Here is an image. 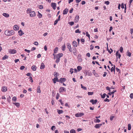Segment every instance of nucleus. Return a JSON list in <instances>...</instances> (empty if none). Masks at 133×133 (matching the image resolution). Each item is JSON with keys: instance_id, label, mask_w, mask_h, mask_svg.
Wrapping results in <instances>:
<instances>
[{"instance_id": "6ab92c4d", "label": "nucleus", "mask_w": 133, "mask_h": 133, "mask_svg": "<svg viewBox=\"0 0 133 133\" xmlns=\"http://www.w3.org/2000/svg\"><path fill=\"white\" fill-rule=\"evenodd\" d=\"M19 29V27L18 26L16 25L14 26V29L15 30H17Z\"/></svg>"}, {"instance_id": "338daca9", "label": "nucleus", "mask_w": 133, "mask_h": 133, "mask_svg": "<svg viewBox=\"0 0 133 133\" xmlns=\"http://www.w3.org/2000/svg\"><path fill=\"white\" fill-rule=\"evenodd\" d=\"M84 40L83 38H81V42H84Z\"/></svg>"}, {"instance_id": "c03bdc74", "label": "nucleus", "mask_w": 133, "mask_h": 133, "mask_svg": "<svg viewBox=\"0 0 133 133\" xmlns=\"http://www.w3.org/2000/svg\"><path fill=\"white\" fill-rule=\"evenodd\" d=\"M57 55L59 56L60 58L63 55V54L62 53H59Z\"/></svg>"}, {"instance_id": "774afa93", "label": "nucleus", "mask_w": 133, "mask_h": 133, "mask_svg": "<svg viewBox=\"0 0 133 133\" xmlns=\"http://www.w3.org/2000/svg\"><path fill=\"white\" fill-rule=\"evenodd\" d=\"M26 75L28 76H31V74L30 73H28L26 74Z\"/></svg>"}, {"instance_id": "37998d69", "label": "nucleus", "mask_w": 133, "mask_h": 133, "mask_svg": "<svg viewBox=\"0 0 133 133\" xmlns=\"http://www.w3.org/2000/svg\"><path fill=\"white\" fill-rule=\"evenodd\" d=\"M69 24L71 26L73 25L74 24V23L73 22H69Z\"/></svg>"}, {"instance_id": "4c0bfd02", "label": "nucleus", "mask_w": 133, "mask_h": 133, "mask_svg": "<svg viewBox=\"0 0 133 133\" xmlns=\"http://www.w3.org/2000/svg\"><path fill=\"white\" fill-rule=\"evenodd\" d=\"M25 68V67L24 66L22 65V66H21L20 67V69L21 70H23Z\"/></svg>"}, {"instance_id": "a18cd8bd", "label": "nucleus", "mask_w": 133, "mask_h": 133, "mask_svg": "<svg viewBox=\"0 0 133 133\" xmlns=\"http://www.w3.org/2000/svg\"><path fill=\"white\" fill-rule=\"evenodd\" d=\"M119 50L121 52H122L123 51V48L122 47H121V48H120Z\"/></svg>"}, {"instance_id": "6e6552de", "label": "nucleus", "mask_w": 133, "mask_h": 133, "mask_svg": "<svg viewBox=\"0 0 133 133\" xmlns=\"http://www.w3.org/2000/svg\"><path fill=\"white\" fill-rule=\"evenodd\" d=\"M79 16H78L76 15L75 17L74 21L75 22H78L79 20Z\"/></svg>"}, {"instance_id": "c85d7f7f", "label": "nucleus", "mask_w": 133, "mask_h": 133, "mask_svg": "<svg viewBox=\"0 0 133 133\" xmlns=\"http://www.w3.org/2000/svg\"><path fill=\"white\" fill-rule=\"evenodd\" d=\"M32 11L30 9L28 8L27 9V13L28 14H30L31 13V12Z\"/></svg>"}, {"instance_id": "393cba45", "label": "nucleus", "mask_w": 133, "mask_h": 133, "mask_svg": "<svg viewBox=\"0 0 133 133\" xmlns=\"http://www.w3.org/2000/svg\"><path fill=\"white\" fill-rule=\"evenodd\" d=\"M58 48L57 47H56L54 49V53L56 54L57 53V51H58Z\"/></svg>"}, {"instance_id": "412c9836", "label": "nucleus", "mask_w": 133, "mask_h": 133, "mask_svg": "<svg viewBox=\"0 0 133 133\" xmlns=\"http://www.w3.org/2000/svg\"><path fill=\"white\" fill-rule=\"evenodd\" d=\"M36 66L35 65L32 66L31 67V69L34 71H35L36 69Z\"/></svg>"}, {"instance_id": "f8f14e48", "label": "nucleus", "mask_w": 133, "mask_h": 133, "mask_svg": "<svg viewBox=\"0 0 133 133\" xmlns=\"http://www.w3.org/2000/svg\"><path fill=\"white\" fill-rule=\"evenodd\" d=\"M66 80V79L65 78H61L60 79L59 82L62 83L64 82Z\"/></svg>"}, {"instance_id": "2eb2a0df", "label": "nucleus", "mask_w": 133, "mask_h": 133, "mask_svg": "<svg viewBox=\"0 0 133 133\" xmlns=\"http://www.w3.org/2000/svg\"><path fill=\"white\" fill-rule=\"evenodd\" d=\"M18 33L19 34V35L21 36L22 35L24 34V33L23 32L22 30H20L18 31Z\"/></svg>"}, {"instance_id": "09e8293b", "label": "nucleus", "mask_w": 133, "mask_h": 133, "mask_svg": "<svg viewBox=\"0 0 133 133\" xmlns=\"http://www.w3.org/2000/svg\"><path fill=\"white\" fill-rule=\"evenodd\" d=\"M73 70V69H72V68H71L70 69V72H71V74H72L74 72Z\"/></svg>"}, {"instance_id": "7ed1b4c3", "label": "nucleus", "mask_w": 133, "mask_h": 133, "mask_svg": "<svg viewBox=\"0 0 133 133\" xmlns=\"http://www.w3.org/2000/svg\"><path fill=\"white\" fill-rule=\"evenodd\" d=\"M84 114L83 113H79L76 114L75 116L76 117H81L84 115Z\"/></svg>"}, {"instance_id": "052dcab7", "label": "nucleus", "mask_w": 133, "mask_h": 133, "mask_svg": "<svg viewBox=\"0 0 133 133\" xmlns=\"http://www.w3.org/2000/svg\"><path fill=\"white\" fill-rule=\"evenodd\" d=\"M86 35L89 38H90V35L88 34V32H86Z\"/></svg>"}, {"instance_id": "2f4dec72", "label": "nucleus", "mask_w": 133, "mask_h": 133, "mask_svg": "<svg viewBox=\"0 0 133 133\" xmlns=\"http://www.w3.org/2000/svg\"><path fill=\"white\" fill-rule=\"evenodd\" d=\"M127 55V56L129 57H130L131 56V54L130 52H129V51H128Z\"/></svg>"}, {"instance_id": "1a4fd4ad", "label": "nucleus", "mask_w": 133, "mask_h": 133, "mask_svg": "<svg viewBox=\"0 0 133 133\" xmlns=\"http://www.w3.org/2000/svg\"><path fill=\"white\" fill-rule=\"evenodd\" d=\"M7 88L6 87L3 86L2 87V92H5L7 91Z\"/></svg>"}, {"instance_id": "ddd939ff", "label": "nucleus", "mask_w": 133, "mask_h": 133, "mask_svg": "<svg viewBox=\"0 0 133 133\" xmlns=\"http://www.w3.org/2000/svg\"><path fill=\"white\" fill-rule=\"evenodd\" d=\"M68 11V9L67 8L65 9L63 11V14L65 15L66 14Z\"/></svg>"}, {"instance_id": "a19ab883", "label": "nucleus", "mask_w": 133, "mask_h": 133, "mask_svg": "<svg viewBox=\"0 0 133 133\" xmlns=\"http://www.w3.org/2000/svg\"><path fill=\"white\" fill-rule=\"evenodd\" d=\"M8 56H7L6 55H5L3 57L2 59L3 60H5L7 59L8 58Z\"/></svg>"}, {"instance_id": "aec40b11", "label": "nucleus", "mask_w": 133, "mask_h": 133, "mask_svg": "<svg viewBox=\"0 0 133 133\" xmlns=\"http://www.w3.org/2000/svg\"><path fill=\"white\" fill-rule=\"evenodd\" d=\"M73 53L74 55H75L76 54V52H77V50L76 48L74 47L73 48Z\"/></svg>"}, {"instance_id": "de8ad7c7", "label": "nucleus", "mask_w": 133, "mask_h": 133, "mask_svg": "<svg viewBox=\"0 0 133 133\" xmlns=\"http://www.w3.org/2000/svg\"><path fill=\"white\" fill-rule=\"evenodd\" d=\"M75 32L76 33H80L81 32V31L79 29H77L76 30H75Z\"/></svg>"}, {"instance_id": "9b49d317", "label": "nucleus", "mask_w": 133, "mask_h": 133, "mask_svg": "<svg viewBox=\"0 0 133 133\" xmlns=\"http://www.w3.org/2000/svg\"><path fill=\"white\" fill-rule=\"evenodd\" d=\"M9 52L11 54H14L16 52V51L14 49H11L9 51Z\"/></svg>"}, {"instance_id": "13d9d810", "label": "nucleus", "mask_w": 133, "mask_h": 133, "mask_svg": "<svg viewBox=\"0 0 133 133\" xmlns=\"http://www.w3.org/2000/svg\"><path fill=\"white\" fill-rule=\"evenodd\" d=\"M121 8L123 9L124 8V4L123 3H122L121 4Z\"/></svg>"}, {"instance_id": "603ef678", "label": "nucleus", "mask_w": 133, "mask_h": 133, "mask_svg": "<svg viewBox=\"0 0 133 133\" xmlns=\"http://www.w3.org/2000/svg\"><path fill=\"white\" fill-rule=\"evenodd\" d=\"M130 98L132 99L133 98V93H131V94L130 95Z\"/></svg>"}, {"instance_id": "c9c22d12", "label": "nucleus", "mask_w": 133, "mask_h": 133, "mask_svg": "<svg viewBox=\"0 0 133 133\" xmlns=\"http://www.w3.org/2000/svg\"><path fill=\"white\" fill-rule=\"evenodd\" d=\"M16 98L15 97H14L12 99V100L14 102H16Z\"/></svg>"}, {"instance_id": "dca6fc26", "label": "nucleus", "mask_w": 133, "mask_h": 133, "mask_svg": "<svg viewBox=\"0 0 133 133\" xmlns=\"http://www.w3.org/2000/svg\"><path fill=\"white\" fill-rule=\"evenodd\" d=\"M72 45L74 47H76L77 46V44L76 41H74L72 42Z\"/></svg>"}, {"instance_id": "f03ea898", "label": "nucleus", "mask_w": 133, "mask_h": 133, "mask_svg": "<svg viewBox=\"0 0 133 133\" xmlns=\"http://www.w3.org/2000/svg\"><path fill=\"white\" fill-rule=\"evenodd\" d=\"M66 89L63 87H61L59 89V92L60 93L63 92L64 91H66Z\"/></svg>"}, {"instance_id": "ea45409f", "label": "nucleus", "mask_w": 133, "mask_h": 133, "mask_svg": "<svg viewBox=\"0 0 133 133\" xmlns=\"http://www.w3.org/2000/svg\"><path fill=\"white\" fill-rule=\"evenodd\" d=\"M111 72H112L113 71L115 72V68H113V67H112L111 69Z\"/></svg>"}, {"instance_id": "cd10ccee", "label": "nucleus", "mask_w": 133, "mask_h": 133, "mask_svg": "<svg viewBox=\"0 0 133 133\" xmlns=\"http://www.w3.org/2000/svg\"><path fill=\"white\" fill-rule=\"evenodd\" d=\"M37 92L38 93H40L41 92V91L40 90V87L39 86H38L37 88Z\"/></svg>"}, {"instance_id": "4d7b16f0", "label": "nucleus", "mask_w": 133, "mask_h": 133, "mask_svg": "<svg viewBox=\"0 0 133 133\" xmlns=\"http://www.w3.org/2000/svg\"><path fill=\"white\" fill-rule=\"evenodd\" d=\"M59 102H60V103H61V104L62 105H63L64 104L62 102V99H59Z\"/></svg>"}, {"instance_id": "0e129e2a", "label": "nucleus", "mask_w": 133, "mask_h": 133, "mask_svg": "<svg viewBox=\"0 0 133 133\" xmlns=\"http://www.w3.org/2000/svg\"><path fill=\"white\" fill-rule=\"evenodd\" d=\"M34 44L36 45H38V42H35Z\"/></svg>"}, {"instance_id": "0eeeda50", "label": "nucleus", "mask_w": 133, "mask_h": 133, "mask_svg": "<svg viewBox=\"0 0 133 133\" xmlns=\"http://www.w3.org/2000/svg\"><path fill=\"white\" fill-rule=\"evenodd\" d=\"M35 12L34 11H32L30 14V16L31 17H35Z\"/></svg>"}, {"instance_id": "e2e57ef3", "label": "nucleus", "mask_w": 133, "mask_h": 133, "mask_svg": "<svg viewBox=\"0 0 133 133\" xmlns=\"http://www.w3.org/2000/svg\"><path fill=\"white\" fill-rule=\"evenodd\" d=\"M114 117V116H110V120L111 121H112L113 120V118Z\"/></svg>"}, {"instance_id": "bf43d9fd", "label": "nucleus", "mask_w": 133, "mask_h": 133, "mask_svg": "<svg viewBox=\"0 0 133 133\" xmlns=\"http://www.w3.org/2000/svg\"><path fill=\"white\" fill-rule=\"evenodd\" d=\"M116 70L117 72H120V71L119 69H118L117 68H116Z\"/></svg>"}, {"instance_id": "20e7f679", "label": "nucleus", "mask_w": 133, "mask_h": 133, "mask_svg": "<svg viewBox=\"0 0 133 133\" xmlns=\"http://www.w3.org/2000/svg\"><path fill=\"white\" fill-rule=\"evenodd\" d=\"M52 80L53 82L54 83H56V81L57 82H59V81L58 79V78L57 77H55L54 79H52Z\"/></svg>"}, {"instance_id": "5701e85b", "label": "nucleus", "mask_w": 133, "mask_h": 133, "mask_svg": "<svg viewBox=\"0 0 133 133\" xmlns=\"http://www.w3.org/2000/svg\"><path fill=\"white\" fill-rule=\"evenodd\" d=\"M13 104L16 105L17 107H19L20 106L19 103H14Z\"/></svg>"}, {"instance_id": "f704fd0d", "label": "nucleus", "mask_w": 133, "mask_h": 133, "mask_svg": "<svg viewBox=\"0 0 133 133\" xmlns=\"http://www.w3.org/2000/svg\"><path fill=\"white\" fill-rule=\"evenodd\" d=\"M94 122H96L99 123L100 122V120L98 119H95L94 121Z\"/></svg>"}, {"instance_id": "6e6d98bb", "label": "nucleus", "mask_w": 133, "mask_h": 133, "mask_svg": "<svg viewBox=\"0 0 133 133\" xmlns=\"http://www.w3.org/2000/svg\"><path fill=\"white\" fill-rule=\"evenodd\" d=\"M109 1H106L105 2V4H106L107 5H108L109 4Z\"/></svg>"}, {"instance_id": "49530a36", "label": "nucleus", "mask_w": 133, "mask_h": 133, "mask_svg": "<svg viewBox=\"0 0 133 133\" xmlns=\"http://www.w3.org/2000/svg\"><path fill=\"white\" fill-rule=\"evenodd\" d=\"M62 50L64 51L65 50V45H63L62 46Z\"/></svg>"}, {"instance_id": "7c9ffc66", "label": "nucleus", "mask_w": 133, "mask_h": 133, "mask_svg": "<svg viewBox=\"0 0 133 133\" xmlns=\"http://www.w3.org/2000/svg\"><path fill=\"white\" fill-rule=\"evenodd\" d=\"M70 133H76V131L73 129H72L70 131Z\"/></svg>"}, {"instance_id": "f3484780", "label": "nucleus", "mask_w": 133, "mask_h": 133, "mask_svg": "<svg viewBox=\"0 0 133 133\" xmlns=\"http://www.w3.org/2000/svg\"><path fill=\"white\" fill-rule=\"evenodd\" d=\"M81 55L79 54L78 55L77 58L78 59L79 61L80 62H82V59L81 58Z\"/></svg>"}, {"instance_id": "4be33fe9", "label": "nucleus", "mask_w": 133, "mask_h": 133, "mask_svg": "<svg viewBox=\"0 0 133 133\" xmlns=\"http://www.w3.org/2000/svg\"><path fill=\"white\" fill-rule=\"evenodd\" d=\"M57 111L58 113L59 114H60L62 113L63 112V111L62 110L57 109Z\"/></svg>"}, {"instance_id": "864d4df0", "label": "nucleus", "mask_w": 133, "mask_h": 133, "mask_svg": "<svg viewBox=\"0 0 133 133\" xmlns=\"http://www.w3.org/2000/svg\"><path fill=\"white\" fill-rule=\"evenodd\" d=\"M109 99L107 98H106L104 100V101L105 102H109Z\"/></svg>"}, {"instance_id": "58836bf2", "label": "nucleus", "mask_w": 133, "mask_h": 133, "mask_svg": "<svg viewBox=\"0 0 133 133\" xmlns=\"http://www.w3.org/2000/svg\"><path fill=\"white\" fill-rule=\"evenodd\" d=\"M88 94L89 95H92L93 94V92H88Z\"/></svg>"}, {"instance_id": "a211bd4d", "label": "nucleus", "mask_w": 133, "mask_h": 133, "mask_svg": "<svg viewBox=\"0 0 133 133\" xmlns=\"http://www.w3.org/2000/svg\"><path fill=\"white\" fill-rule=\"evenodd\" d=\"M45 67V65H44L43 63H42L41 64L40 68L41 69H43Z\"/></svg>"}, {"instance_id": "39448f33", "label": "nucleus", "mask_w": 133, "mask_h": 133, "mask_svg": "<svg viewBox=\"0 0 133 133\" xmlns=\"http://www.w3.org/2000/svg\"><path fill=\"white\" fill-rule=\"evenodd\" d=\"M67 46L68 48L69 49V51H70V52H72V49L71 47L70 44L69 43H67Z\"/></svg>"}, {"instance_id": "69168bd1", "label": "nucleus", "mask_w": 133, "mask_h": 133, "mask_svg": "<svg viewBox=\"0 0 133 133\" xmlns=\"http://www.w3.org/2000/svg\"><path fill=\"white\" fill-rule=\"evenodd\" d=\"M58 21H57V20H56V21H55V22H54V25H56L58 23Z\"/></svg>"}, {"instance_id": "680f3d73", "label": "nucleus", "mask_w": 133, "mask_h": 133, "mask_svg": "<svg viewBox=\"0 0 133 133\" xmlns=\"http://www.w3.org/2000/svg\"><path fill=\"white\" fill-rule=\"evenodd\" d=\"M94 75L96 77H98L99 76L98 74L97 73H95L94 74Z\"/></svg>"}, {"instance_id": "8fccbe9b", "label": "nucleus", "mask_w": 133, "mask_h": 133, "mask_svg": "<svg viewBox=\"0 0 133 133\" xmlns=\"http://www.w3.org/2000/svg\"><path fill=\"white\" fill-rule=\"evenodd\" d=\"M59 96V95L58 93H57V94L56 96V98L57 99L58 98Z\"/></svg>"}, {"instance_id": "5fc2aeb1", "label": "nucleus", "mask_w": 133, "mask_h": 133, "mask_svg": "<svg viewBox=\"0 0 133 133\" xmlns=\"http://www.w3.org/2000/svg\"><path fill=\"white\" fill-rule=\"evenodd\" d=\"M39 9H42L43 8V7L42 5H40L39 6Z\"/></svg>"}, {"instance_id": "e433bc0d", "label": "nucleus", "mask_w": 133, "mask_h": 133, "mask_svg": "<svg viewBox=\"0 0 133 133\" xmlns=\"http://www.w3.org/2000/svg\"><path fill=\"white\" fill-rule=\"evenodd\" d=\"M106 94L105 93H104L103 94V95H101V97L102 98H104L105 97Z\"/></svg>"}, {"instance_id": "473e14b6", "label": "nucleus", "mask_w": 133, "mask_h": 133, "mask_svg": "<svg viewBox=\"0 0 133 133\" xmlns=\"http://www.w3.org/2000/svg\"><path fill=\"white\" fill-rule=\"evenodd\" d=\"M38 17L39 18H41L42 16V14H41V13H39V11H38Z\"/></svg>"}, {"instance_id": "4468645a", "label": "nucleus", "mask_w": 133, "mask_h": 133, "mask_svg": "<svg viewBox=\"0 0 133 133\" xmlns=\"http://www.w3.org/2000/svg\"><path fill=\"white\" fill-rule=\"evenodd\" d=\"M102 125V124H97L95 125L94 127L95 128H98Z\"/></svg>"}, {"instance_id": "bb28decb", "label": "nucleus", "mask_w": 133, "mask_h": 133, "mask_svg": "<svg viewBox=\"0 0 133 133\" xmlns=\"http://www.w3.org/2000/svg\"><path fill=\"white\" fill-rule=\"evenodd\" d=\"M59 75L58 73L55 72H54V75L55 77H57Z\"/></svg>"}, {"instance_id": "a878e982", "label": "nucleus", "mask_w": 133, "mask_h": 133, "mask_svg": "<svg viewBox=\"0 0 133 133\" xmlns=\"http://www.w3.org/2000/svg\"><path fill=\"white\" fill-rule=\"evenodd\" d=\"M77 70H78L79 71H80L82 69V67L80 66H77Z\"/></svg>"}, {"instance_id": "423d86ee", "label": "nucleus", "mask_w": 133, "mask_h": 133, "mask_svg": "<svg viewBox=\"0 0 133 133\" xmlns=\"http://www.w3.org/2000/svg\"><path fill=\"white\" fill-rule=\"evenodd\" d=\"M90 102L92 104H95L97 102V99H95L94 100L93 99H92L90 100Z\"/></svg>"}, {"instance_id": "9d476101", "label": "nucleus", "mask_w": 133, "mask_h": 133, "mask_svg": "<svg viewBox=\"0 0 133 133\" xmlns=\"http://www.w3.org/2000/svg\"><path fill=\"white\" fill-rule=\"evenodd\" d=\"M51 6L55 10L56 9V3H51Z\"/></svg>"}, {"instance_id": "79ce46f5", "label": "nucleus", "mask_w": 133, "mask_h": 133, "mask_svg": "<svg viewBox=\"0 0 133 133\" xmlns=\"http://www.w3.org/2000/svg\"><path fill=\"white\" fill-rule=\"evenodd\" d=\"M60 58H58L55 61V62L56 63H59V62L60 60Z\"/></svg>"}, {"instance_id": "c756f323", "label": "nucleus", "mask_w": 133, "mask_h": 133, "mask_svg": "<svg viewBox=\"0 0 133 133\" xmlns=\"http://www.w3.org/2000/svg\"><path fill=\"white\" fill-rule=\"evenodd\" d=\"M128 129L129 130H130L131 129V125L130 124H128Z\"/></svg>"}, {"instance_id": "b1692460", "label": "nucleus", "mask_w": 133, "mask_h": 133, "mask_svg": "<svg viewBox=\"0 0 133 133\" xmlns=\"http://www.w3.org/2000/svg\"><path fill=\"white\" fill-rule=\"evenodd\" d=\"M3 16L6 17H8L9 16V14L5 13H3Z\"/></svg>"}, {"instance_id": "f257e3e1", "label": "nucleus", "mask_w": 133, "mask_h": 133, "mask_svg": "<svg viewBox=\"0 0 133 133\" xmlns=\"http://www.w3.org/2000/svg\"><path fill=\"white\" fill-rule=\"evenodd\" d=\"M4 33L6 35L10 36L14 34V31L13 30L10 31L6 30L5 31Z\"/></svg>"}, {"instance_id": "3c124183", "label": "nucleus", "mask_w": 133, "mask_h": 133, "mask_svg": "<svg viewBox=\"0 0 133 133\" xmlns=\"http://www.w3.org/2000/svg\"><path fill=\"white\" fill-rule=\"evenodd\" d=\"M54 129H55V126L53 125L52 126L51 128V129L52 130H53L54 129Z\"/></svg>"}, {"instance_id": "72a5a7b5", "label": "nucleus", "mask_w": 133, "mask_h": 133, "mask_svg": "<svg viewBox=\"0 0 133 133\" xmlns=\"http://www.w3.org/2000/svg\"><path fill=\"white\" fill-rule=\"evenodd\" d=\"M81 88H83V89H84L85 90H86L87 89V88L86 87L83 86L82 84H81Z\"/></svg>"}]
</instances>
